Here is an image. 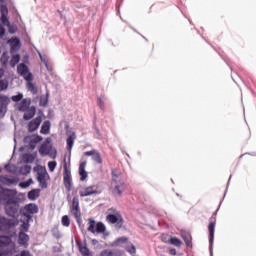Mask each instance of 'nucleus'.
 I'll list each match as a JSON object with an SVG mask.
<instances>
[{"label": "nucleus", "mask_w": 256, "mask_h": 256, "mask_svg": "<svg viewBox=\"0 0 256 256\" xmlns=\"http://www.w3.org/2000/svg\"><path fill=\"white\" fill-rule=\"evenodd\" d=\"M47 177H49L47 170L42 169L37 172V181L41 189H47Z\"/></svg>", "instance_id": "obj_12"}, {"label": "nucleus", "mask_w": 256, "mask_h": 256, "mask_svg": "<svg viewBox=\"0 0 256 256\" xmlns=\"http://www.w3.org/2000/svg\"><path fill=\"white\" fill-rule=\"evenodd\" d=\"M98 105H99L100 109L105 108V104L103 103V100H101V98H99V100H98Z\"/></svg>", "instance_id": "obj_51"}, {"label": "nucleus", "mask_w": 256, "mask_h": 256, "mask_svg": "<svg viewBox=\"0 0 256 256\" xmlns=\"http://www.w3.org/2000/svg\"><path fill=\"white\" fill-rule=\"evenodd\" d=\"M106 229L107 228L105 227V224H103V222L96 223L93 218L88 219L87 231H89L90 233H103L104 231H106Z\"/></svg>", "instance_id": "obj_7"}, {"label": "nucleus", "mask_w": 256, "mask_h": 256, "mask_svg": "<svg viewBox=\"0 0 256 256\" xmlns=\"http://www.w3.org/2000/svg\"><path fill=\"white\" fill-rule=\"evenodd\" d=\"M17 71L19 75L25 79V81H33V74L29 72V67H27V65L24 63L18 65Z\"/></svg>", "instance_id": "obj_11"}, {"label": "nucleus", "mask_w": 256, "mask_h": 256, "mask_svg": "<svg viewBox=\"0 0 256 256\" xmlns=\"http://www.w3.org/2000/svg\"><path fill=\"white\" fill-rule=\"evenodd\" d=\"M18 243L22 245V247H29V235H27L25 232H19Z\"/></svg>", "instance_id": "obj_20"}, {"label": "nucleus", "mask_w": 256, "mask_h": 256, "mask_svg": "<svg viewBox=\"0 0 256 256\" xmlns=\"http://www.w3.org/2000/svg\"><path fill=\"white\" fill-rule=\"evenodd\" d=\"M7 255V252L0 251V256Z\"/></svg>", "instance_id": "obj_54"}, {"label": "nucleus", "mask_w": 256, "mask_h": 256, "mask_svg": "<svg viewBox=\"0 0 256 256\" xmlns=\"http://www.w3.org/2000/svg\"><path fill=\"white\" fill-rule=\"evenodd\" d=\"M169 245H174V247H181L183 245V242L177 237H171Z\"/></svg>", "instance_id": "obj_32"}, {"label": "nucleus", "mask_w": 256, "mask_h": 256, "mask_svg": "<svg viewBox=\"0 0 256 256\" xmlns=\"http://www.w3.org/2000/svg\"><path fill=\"white\" fill-rule=\"evenodd\" d=\"M208 231H209V244L213 245V240L215 239V220L209 223Z\"/></svg>", "instance_id": "obj_22"}, {"label": "nucleus", "mask_w": 256, "mask_h": 256, "mask_svg": "<svg viewBox=\"0 0 256 256\" xmlns=\"http://www.w3.org/2000/svg\"><path fill=\"white\" fill-rule=\"evenodd\" d=\"M78 249L82 256H91V251L87 248V244H79Z\"/></svg>", "instance_id": "obj_29"}, {"label": "nucleus", "mask_w": 256, "mask_h": 256, "mask_svg": "<svg viewBox=\"0 0 256 256\" xmlns=\"http://www.w3.org/2000/svg\"><path fill=\"white\" fill-rule=\"evenodd\" d=\"M6 215L8 217H12L13 219H17L19 217V202H15L13 204H6L4 207Z\"/></svg>", "instance_id": "obj_8"}, {"label": "nucleus", "mask_w": 256, "mask_h": 256, "mask_svg": "<svg viewBox=\"0 0 256 256\" xmlns=\"http://www.w3.org/2000/svg\"><path fill=\"white\" fill-rule=\"evenodd\" d=\"M5 75V71L3 69H0V79Z\"/></svg>", "instance_id": "obj_53"}, {"label": "nucleus", "mask_w": 256, "mask_h": 256, "mask_svg": "<svg viewBox=\"0 0 256 256\" xmlns=\"http://www.w3.org/2000/svg\"><path fill=\"white\" fill-rule=\"evenodd\" d=\"M3 37H5V27L0 24V39H3Z\"/></svg>", "instance_id": "obj_46"}, {"label": "nucleus", "mask_w": 256, "mask_h": 256, "mask_svg": "<svg viewBox=\"0 0 256 256\" xmlns=\"http://www.w3.org/2000/svg\"><path fill=\"white\" fill-rule=\"evenodd\" d=\"M0 183H3V185H15V183H17V179L9 178L7 176H0Z\"/></svg>", "instance_id": "obj_26"}, {"label": "nucleus", "mask_w": 256, "mask_h": 256, "mask_svg": "<svg viewBox=\"0 0 256 256\" xmlns=\"http://www.w3.org/2000/svg\"><path fill=\"white\" fill-rule=\"evenodd\" d=\"M0 201H3L4 205H11L13 203H19L17 197V190H11L0 186Z\"/></svg>", "instance_id": "obj_3"}, {"label": "nucleus", "mask_w": 256, "mask_h": 256, "mask_svg": "<svg viewBox=\"0 0 256 256\" xmlns=\"http://www.w3.org/2000/svg\"><path fill=\"white\" fill-rule=\"evenodd\" d=\"M37 213H39V206L35 203H30L20 208V215H22V217H26L28 221H31L33 216Z\"/></svg>", "instance_id": "obj_4"}, {"label": "nucleus", "mask_w": 256, "mask_h": 256, "mask_svg": "<svg viewBox=\"0 0 256 256\" xmlns=\"http://www.w3.org/2000/svg\"><path fill=\"white\" fill-rule=\"evenodd\" d=\"M75 139H77V135L75 134V132H72L66 140V143H67L66 149H67V151H71L73 149Z\"/></svg>", "instance_id": "obj_24"}, {"label": "nucleus", "mask_w": 256, "mask_h": 256, "mask_svg": "<svg viewBox=\"0 0 256 256\" xmlns=\"http://www.w3.org/2000/svg\"><path fill=\"white\" fill-rule=\"evenodd\" d=\"M106 221L110 225H115L117 229H121V227H123V223H125L123 215H121V212L115 208H110L107 210Z\"/></svg>", "instance_id": "obj_2"}, {"label": "nucleus", "mask_w": 256, "mask_h": 256, "mask_svg": "<svg viewBox=\"0 0 256 256\" xmlns=\"http://www.w3.org/2000/svg\"><path fill=\"white\" fill-rule=\"evenodd\" d=\"M51 141V138H46L39 147V153L42 157H46V155H51V151H53V144H51Z\"/></svg>", "instance_id": "obj_9"}, {"label": "nucleus", "mask_w": 256, "mask_h": 256, "mask_svg": "<svg viewBox=\"0 0 256 256\" xmlns=\"http://www.w3.org/2000/svg\"><path fill=\"white\" fill-rule=\"evenodd\" d=\"M31 173V166L24 165L20 168V175H29Z\"/></svg>", "instance_id": "obj_35"}, {"label": "nucleus", "mask_w": 256, "mask_h": 256, "mask_svg": "<svg viewBox=\"0 0 256 256\" xmlns=\"http://www.w3.org/2000/svg\"><path fill=\"white\" fill-rule=\"evenodd\" d=\"M36 109L35 106H31L26 111H24L23 119L25 121H30V119H33L35 117Z\"/></svg>", "instance_id": "obj_23"}, {"label": "nucleus", "mask_w": 256, "mask_h": 256, "mask_svg": "<svg viewBox=\"0 0 256 256\" xmlns=\"http://www.w3.org/2000/svg\"><path fill=\"white\" fill-rule=\"evenodd\" d=\"M33 183V179H28L26 182L21 183V187H29Z\"/></svg>", "instance_id": "obj_47"}, {"label": "nucleus", "mask_w": 256, "mask_h": 256, "mask_svg": "<svg viewBox=\"0 0 256 256\" xmlns=\"http://www.w3.org/2000/svg\"><path fill=\"white\" fill-rule=\"evenodd\" d=\"M18 256H31V252L27 251V250H23L20 255Z\"/></svg>", "instance_id": "obj_50"}, {"label": "nucleus", "mask_w": 256, "mask_h": 256, "mask_svg": "<svg viewBox=\"0 0 256 256\" xmlns=\"http://www.w3.org/2000/svg\"><path fill=\"white\" fill-rule=\"evenodd\" d=\"M39 57H40L42 63H44L45 67L49 68V64L47 63V60H45V58H43V55L39 54Z\"/></svg>", "instance_id": "obj_48"}, {"label": "nucleus", "mask_w": 256, "mask_h": 256, "mask_svg": "<svg viewBox=\"0 0 256 256\" xmlns=\"http://www.w3.org/2000/svg\"><path fill=\"white\" fill-rule=\"evenodd\" d=\"M43 119L41 116L36 117L28 124V131L29 133H33L34 131H37L39 129V126L41 125Z\"/></svg>", "instance_id": "obj_16"}, {"label": "nucleus", "mask_w": 256, "mask_h": 256, "mask_svg": "<svg viewBox=\"0 0 256 256\" xmlns=\"http://www.w3.org/2000/svg\"><path fill=\"white\" fill-rule=\"evenodd\" d=\"M17 225H19L18 220L0 216V231H9V229H13V227H17Z\"/></svg>", "instance_id": "obj_6"}, {"label": "nucleus", "mask_w": 256, "mask_h": 256, "mask_svg": "<svg viewBox=\"0 0 256 256\" xmlns=\"http://www.w3.org/2000/svg\"><path fill=\"white\" fill-rule=\"evenodd\" d=\"M39 193H41V190L39 189L31 190L28 192V199H30V201H36L39 197Z\"/></svg>", "instance_id": "obj_30"}, {"label": "nucleus", "mask_w": 256, "mask_h": 256, "mask_svg": "<svg viewBox=\"0 0 256 256\" xmlns=\"http://www.w3.org/2000/svg\"><path fill=\"white\" fill-rule=\"evenodd\" d=\"M5 13H8V10H7V6H2L1 7V15H5Z\"/></svg>", "instance_id": "obj_52"}, {"label": "nucleus", "mask_w": 256, "mask_h": 256, "mask_svg": "<svg viewBox=\"0 0 256 256\" xmlns=\"http://www.w3.org/2000/svg\"><path fill=\"white\" fill-rule=\"evenodd\" d=\"M56 168H57V162L55 161L48 162V169L51 173H53V171H55Z\"/></svg>", "instance_id": "obj_41"}, {"label": "nucleus", "mask_w": 256, "mask_h": 256, "mask_svg": "<svg viewBox=\"0 0 256 256\" xmlns=\"http://www.w3.org/2000/svg\"><path fill=\"white\" fill-rule=\"evenodd\" d=\"M11 100L14 103H19V101L23 100V94L19 93L18 95H14V96L11 97Z\"/></svg>", "instance_id": "obj_40"}, {"label": "nucleus", "mask_w": 256, "mask_h": 256, "mask_svg": "<svg viewBox=\"0 0 256 256\" xmlns=\"http://www.w3.org/2000/svg\"><path fill=\"white\" fill-rule=\"evenodd\" d=\"M100 256H113V251H111V250H103L100 253Z\"/></svg>", "instance_id": "obj_45"}, {"label": "nucleus", "mask_w": 256, "mask_h": 256, "mask_svg": "<svg viewBox=\"0 0 256 256\" xmlns=\"http://www.w3.org/2000/svg\"><path fill=\"white\" fill-rule=\"evenodd\" d=\"M31 106V98H24L21 100L20 103L17 104L18 111H21L22 113H25L27 109H29Z\"/></svg>", "instance_id": "obj_19"}, {"label": "nucleus", "mask_w": 256, "mask_h": 256, "mask_svg": "<svg viewBox=\"0 0 256 256\" xmlns=\"http://www.w3.org/2000/svg\"><path fill=\"white\" fill-rule=\"evenodd\" d=\"M85 167H87V162L86 161L80 162V164H79L80 181H85V179H87V177H88Z\"/></svg>", "instance_id": "obj_21"}, {"label": "nucleus", "mask_w": 256, "mask_h": 256, "mask_svg": "<svg viewBox=\"0 0 256 256\" xmlns=\"http://www.w3.org/2000/svg\"><path fill=\"white\" fill-rule=\"evenodd\" d=\"M20 60H21V57L19 56V54H16L12 57L10 63L11 65H17V63H19Z\"/></svg>", "instance_id": "obj_43"}, {"label": "nucleus", "mask_w": 256, "mask_h": 256, "mask_svg": "<svg viewBox=\"0 0 256 256\" xmlns=\"http://www.w3.org/2000/svg\"><path fill=\"white\" fill-rule=\"evenodd\" d=\"M169 255H172V256L177 255V249H175V248H169Z\"/></svg>", "instance_id": "obj_49"}, {"label": "nucleus", "mask_w": 256, "mask_h": 256, "mask_svg": "<svg viewBox=\"0 0 256 256\" xmlns=\"http://www.w3.org/2000/svg\"><path fill=\"white\" fill-rule=\"evenodd\" d=\"M9 103H11L9 97L0 95V117H3L5 113H7V105H9Z\"/></svg>", "instance_id": "obj_15"}, {"label": "nucleus", "mask_w": 256, "mask_h": 256, "mask_svg": "<svg viewBox=\"0 0 256 256\" xmlns=\"http://www.w3.org/2000/svg\"><path fill=\"white\" fill-rule=\"evenodd\" d=\"M160 239L163 243H170L171 241V236H169V234H162L160 236Z\"/></svg>", "instance_id": "obj_42"}, {"label": "nucleus", "mask_w": 256, "mask_h": 256, "mask_svg": "<svg viewBox=\"0 0 256 256\" xmlns=\"http://www.w3.org/2000/svg\"><path fill=\"white\" fill-rule=\"evenodd\" d=\"M27 89L32 93V95H37V86H35L31 81H28Z\"/></svg>", "instance_id": "obj_33"}, {"label": "nucleus", "mask_w": 256, "mask_h": 256, "mask_svg": "<svg viewBox=\"0 0 256 256\" xmlns=\"http://www.w3.org/2000/svg\"><path fill=\"white\" fill-rule=\"evenodd\" d=\"M84 155L86 157H92L95 163H98L99 165L103 163V159L101 158V153H99V151L97 150L86 151L84 152Z\"/></svg>", "instance_id": "obj_17"}, {"label": "nucleus", "mask_w": 256, "mask_h": 256, "mask_svg": "<svg viewBox=\"0 0 256 256\" xmlns=\"http://www.w3.org/2000/svg\"><path fill=\"white\" fill-rule=\"evenodd\" d=\"M63 183L64 187L66 188L67 191H71L73 187V179L71 177V168L67 166V160L64 159V164H63Z\"/></svg>", "instance_id": "obj_5"}, {"label": "nucleus", "mask_w": 256, "mask_h": 256, "mask_svg": "<svg viewBox=\"0 0 256 256\" xmlns=\"http://www.w3.org/2000/svg\"><path fill=\"white\" fill-rule=\"evenodd\" d=\"M40 133L42 135H49L51 133V122L49 120L43 122Z\"/></svg>", "instance_id": "obj_25"}, {"label": "nucleus", "mask_w": 256, "mask_h": 256, "mask_svg": "<svg viewBox=\"0 0 256 256\" xmlns=\"http://www.w3.org/2000/svg\"><path fill=\"white\" fill-rule=\"evenodd\" d=\"M181 237H182L183 241L186 243V246L191 247V234H189L187 232H182Z\"/></svg>", "instance_id": "obj_31"}, {"label": "nucleus", "mask_w": 256, "mask_h": 256, "mask_svg": "<svg viewBox=\"0 0 256 256\" xmlns=\"http://www.w3.org/2000/svg\"><path fill=\"white\" fill-rule=\"evenodd\" d=\"M62 225L63 227H69V225H71V220L69 219V216L64 215L62 217Z\"/></svg>", "instance_id": "obj_38"}, {"label": "nucleus", "mask_w": 256, "mask_h": 256, "mask_svg": "<svg viewBox=\"0 0 256 256\" xmlns=\"http://www.w3.org/2000/svg\"><path fill=\"white\" fill-rule=\"evenodd\" d=\"M25 143H28L30 149H35L37 147V143H41L43 141V137L37 134L26 136L24 138Z\"/></svg>", "instance_id": "obj_13"}, {"label": "nucleus", "mask_w": 256, "mask_h": 256, "mask_svg": "<svg viewBox=\"0 0 256 256\" xmlns=\"http://www.w3.org/2000/svg\"><path fill=\"white\" fill-rule=\"evenodd\" d=\"M127 241H129L128 237H119L114 242H112L111 247H120V245L127 243Z\"/></svg>", "instance_id": "obj_27"}, {"label": "nucleus", "mask_w": 256, "mask_h": 256, "mask_svg": "<svg viewBox=\"0 0 256 256\" xmlns=\"http://www.w3.org/2000/svg\"><path fill=\"white\" fill-rule=\"evenodd\" d=\"M111 175L112 180L110 184V191L112 195H117L118 197H121V195H123V192L126 189L125 180H123V174L113 169L111 171Z\"/></svg>", "instance_id": "obj_1"}, {"label": "nucleus", "mask_w": 256, "mask_h": 256, "mask_svg": "<svg viewBox=\"0 0 256 256\" xmlns=\"http://www.w3.org/2000/svg\"><path fill=\"white\" fill-rule=\"evenodd\" d=\"M30 221L31 220H29V218H26L25 221H22V224L19 227L20 233H27V232H29V227H30L29 222Z\"/></svg>", "instance_id": "obj_28"}, {"label": "nucleus", "mask_w": 256, "mask_h": 256, "mask_svg": "<svg viewBox=\"0 0 256 256\" xmlns=\"http://www.w3.org/2000/svg\"><path fill=\"white\" fill-rule=\"evenodd\" d=\"M11 247L12 251H15V242L11 240L9 236H0V248L1 247Z\"/></svg>", "instance_id": "obj_18"}, {"label": "nucleus", "mask_w": 256, "mask_h": 256, "mask_svg": "<svg viewBox=\"0 0 256 256\" xmlns=\"http://www.w3.org/2000/svg\"><path fill=\"white\" fill-rule=\"evenodd\" d=\"M98 193L99 191H97V186L95 185L84 187L79 191L80 197H89L91 195H97Z\"/></svg>", "instance_id": "obj_14"}, {"label": "nucleus", "mask_w": 256, "mask_h": 256, "mask_svg": "<svg viewBox=\"0 0 256 256\" xmlns=\"http://www.w3.org/2000/svg\"><path fill=\"white\" fill-rule=\"evenodd\" d=\"M22 159L24 163H33L35 156H33V154H24Z\"/></svg>", "instance_id": "obj_34"}, {"label": "nucleus", "mask_w": 256, "mask_h": 256, "mask_svg": "<svg viewBox=\"0 0 256 256\" xmlns=\"http://www.w3.org/2000/svg\"><path fill=\"white\" fill-rule=\"evenodd\" d=\"M48 103H49V99H47V97L40 98V107H47Z\"/></svg>", "instance_id": "obj_44"}, {"label": "nucleus", "mask_w": 256, "mask_h": 256, "mask_svg": "<svg viewBox=\"0 0 256 256\" xmlns=\"http://www.w3.org/2000/svg\"><path fill=\"white\" fill-rule=\"evenodd\" d=\"M9 89V81L0 80V91H7Z\"/></svg>", "instance_id": "obj_37"}, {"label": "nucleus", "mask_w": 256, "mask_h": 256, "mask_svg": "<svg viewBox=\"0 0 256 256\" xmlns=\"http://www.w3.org/2000/svg\"><path fill=\"white\" fill-rule=\"evenodd\" d=\"M70 211L77 221H81V208L79 207L78 196L73 197L72 205L70 206Z\"/></svg>", "instance_id": "obj_10"}, {"label": "nucleus", "mask_w": 256, "mask_h": 256, "mask_svg": "<svg viewBox=\"0 0 256 256\" xmlns=\"http://www.w3.org/2000/svg\"><path fill=\"white\" fill-rule=\"evenodd\" d=\"M126 251L130 253V255H135V253H137V248H135V245H133L132 243H129L126 246Z\"/></svg>", "instance_id": "obj_36"}, {"label": "nucleus", "mask_w": 256, "mask_h": 256, "mask_svg": "<svg viewBox=\"0 0 256 256\" xmlns=\"http://www.w3.org/2000/svg\"><path fill=\"white\" fill-rule=\"evenodd\" d=\"M1 21H2L3 25H7V27H11V22H9V19L3 13L1 14Z\"/></svg>", "instance_id": "obj_39"}]
</instances>
